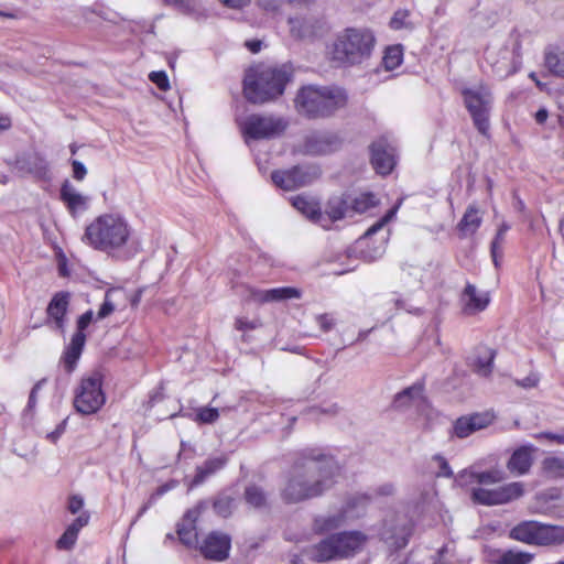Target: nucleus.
<instances>
[{
	"label": "nucleus",
	"mask_w": 564,
	"mask_h": 564,
	"mask_svg": "<svg viewBox=\"0 0 564 564\" xmlns=\"http://www.w3.org/2000/svg\"><path fill=\"white\" fill-rule=\"evenodd\" d=\"M133 235L134 230L123 215L104 213L86 226L82 241L96 251L126 259L129 257Z\"/></svg>",
	"instance_id": "1"
},
{
	"label": "nucleus",
	"mask_w": 564,
	"mask_h": 564,
	"mask_svg": "<svg viewBox=\"0 0 564 564\" xmlns=\"http://www.w3.org/2000/svg\"><path fill=\"white\" fill-rule=\"evenodd\" d=\"M339 468L333 458L313 460L303 473H296L282 490V499L286 503H296L315 498L328 490L336 482Z\"/></svg>",
	"instance_id": "2"
},
{
	"label": "nucleus",
	"mask_w": 564,
	"mask_h": 564,
	"mask_svg": "<svg viewBox=\"0 0 564 564\" xmlns=\"http://www.w3.org/2000/svg\"><path fill=\"white\" fill-rule=\"evenodd\" d=\"M289 74L278 66L259 64L250 67L243 80V95L252 104H264L281 96Z\"/></svg>",
	"instance_id": "3"
},
{
	"label": "nucleus",
	"mask_w": 564,
	"mask_h": 564,
	"mask_svg": "<svg viewBox=\"0 0 564 564\" xmlns=\"http://www.w3.org/2000/svg\"><path fill=\"white\" fill-rule=\"evenodd\" d=\"M375 44L376 37L371 30L346 28L336 35L328 54L338 65H355L371 55Z\"/></svg>",
	"instance_id": "4"
},
{
	"label": "nucleus",
	"mask_w": 564,
	"mask_h": 564,
	"mask_svg": "<svg viewBox=\"0 0 564 564\" xmlns=\"http://www.w3.org/2000/svg\"><path fill=\"white\" fill-rule=\"evenodd\" d=\"M367 542L368 536L361 531L335 533L312 547L311 558L316 562H329L352 557L365 549Z\"/></svg>",
	"instance_id": "5"
},
{
	"label": "nucleus",
	"mask_w": 564,
	"mask_h": 564,
	"mask_svg": "<svg viewBox=\"0 0 564 564\" xmlns=\"http://www.w3.org/2000/svg\"><path fill=\"white\" fill-rule=\"evenodd\" d=\"M106 403L104 376L99 371L84 375L74 389L73 404L84 415L97 413Z\"/></svg>",
	"instance_id": "6"
},
{
	"label": "nucleus",
	"mask_w": 564,
	"mask_h": 564,
	"mask_svg": "<svg viewBox=\"0 0 564 564\" xmlns=\"http://www.w3.org/2000/svg\"><path fill=\"white\" fill-rule=\"evenodd\" d=\"M462 95L475 127L481 134H487L490 127L489 115L492 105L490 89L485 85H479L478 88H464Z\"/></svg>",
	"instance_id": "7"
},
{
	"label": "nucleus",
	"mask_w": 564,
	"mask_h": 564,
	"mask_svg": "<svg viewBox=\"0 0 564 564\" xmlns=\"http://www.w3.org/2000/svg\"><path fill=\"white\" fill-rule=\"evenodd\" d=\"M240 131L248 142L250 139H272L281 135L288 121L281 117L251 115L238 120Z\"/></svg>",
	"instance_id": "8"
},
{
	"label": "nucleus",
	"mask_w": 564,
	"mask_h": 564,
	"mask_svg": "<svg viewBox=\"0 0 564 564\" xmlns=\"http://www.w3.org/2000/svg\"><path fill=\"white\" fill-rule=\"evenodd\" d=\"M523 495V484L521 481H512L494 489L485 487L473 488L471 499L479 505L497 506L518 500Z\"/></svg>",
	"instance_id": "9"
},
{
	"label": "nucleus",
	"mask_w": 564,
	"mask_h": 564,
	"mask_svg": "<svg viewBox=\"0 0 564 564\" xmlns=\"http://www.w3.org/2000/svg\"><path fill=\"white\" fill-rule=\"evenodd\" d=\"M398 206L391 208L380 220L372 225L365 236L357 240L354 246V252L365 261H375L382 257L386 251V240L382 239L376 243L372 240V235L380 230L387 223H389L397 214Z\"/></svg>",
	"instance_id": "10"
},
{
	"label": "nucleus",
	"mask_w": 564,
	"mask_h": 564,
	"mask_svg": "<svg viewBox=\"0 0 564 564\" xmlns=\"http://www.w3.org/2000/svg\"><path fill=\"white\" fill-rule=\"evenodd\" d=\"M495 420L496 415L491 411L475 412L459 416L453 424L452 435L458 438H466L475 432L487 429Z\"/></svg>",
	"instance_id": "11"
},
{
	"label": "nucleus",
	"mask_w": 564,
	"mask_h": 564,
	"mask_svg": "<svg viewBox=\"0 0 564 564\" xmlns=\"http://www.w3.org/2000/svg\"><path fill=\"white\" fill-rule=\"evenodd\" d=\"M323 94L318 87H304L300 90L295 105L297 110L308 118L323 117Z\"/></svg>",
	"instance_id": "12"
},
{
	"label": "nucleus",
	"mask_w": 564,
	"mask_h": 564,
	"mask_svg": "<svg viewBox=\"0 0 564 564\" xmlns=\"http://www.w3.org/2000/svg\"><path fill=\"white\" fill-rule=\"evenodd\" d=\"M371 164L377 173L388 175L397 164L395 151L387 142L380 139L371 145Z\"/></svg>",
	"instance_id": "13"
},
{
	"label": "nucleus",
	"mask_w": 564,
	"mask_h": 564,
	"mask_svg": "<svg viewBox=\"0 0 564 564\" xmlns=\"http://www.w3.org/2000/svg\"><path fill=\"white\" fill-rule=\"evenodd\" d=\"M231 540L228 534L210 532L200 545V551L206 558L224 561L228 557Z\"/></svg>",
	"instance_id": "14"
},
{
	"label": "nucleus",
	"mask_w": 564,
	"mask_h": 564,
	"mask_svg": "<svg viewBox=\"0 0 564 564\" xmlns=\"http://www.w3.org/2000/svg\"><path fill=\"white\" fill-rule=\"evenodd\" d=\"M538 448L532 444H523L514 448L507 462V469L517 476L527 475L534 462Z\"/></svg>",
	"instance_id": "15"
},
{
	"label": "nucleus",
	"mask_w": 564,
	"mask_h": 564,
	"mask_svg": "<svg viewBox=\"0 0 564 564\" xmlns=\"http://www.w3.org/2000/svg\"><path fill=\"white\" fill-rule=\"evenodd\" d=\"M462 310L466 315H475L485 311L490 303V294L467 283L460 295Z\"/></svg>",
	"instance_id": "16"
},
{
	"label": "nucleus",
	"mask_w": 564,
	"mask_h": 564,
	"mask_svg": "<svg viewBox=\"0 0 564 564\" xmlns=\"http://www.w3.org/2000/svg\"><path fill=\"white\" fill-rule=\"evenodd\" d=\"M69 300L70 294L68 292H57L53 295L46 308L47 321L53 322L55 328L63 334L65 333L66 328V316L68 312Z\"/></svg>",
	"instance_id": "17"
},
{
	"label": "nucleus",
	"mask_w": 564,
	"mask_h": 564,
	"mask_svg": "<svg viewBox=\"0 0 564 564\" xmlns=\"http://www.w3.org/2000/svg\"><path fill=\"white\" fill-rule=\"evenodd\" d=\"M271 177L273 183L284 191H295L311 182V176L300 167L275 171Z\"/></svg>",
	"instance_id": "18"
},
{
	"label": "nucleus",
	"mask_w": 564,
	"mask_h": 564,
	"mask_svg": "<svg viewBox=\"0 0 564 564\" xmlns=\"http://www.w3.org/2000/svg\"><path fill=\"white\" fill-rule=\"evenodd\" d=\"M251 300L259 304L283 302L293 299H300L302 292L297 288L293 286H281L269 290H252Z\"/></svg>",
	"instance_id": "19"
},
{
	"label": "nucleus",
	"mask_w": 564,
	"mask_h": 564,
	"mask_svg": "<svg viewBox=\"0 0 564 564\" xmlns=\"http://www.w3.org/2000/svg\"><path fill=\"white\" fill-rule=\"evenodd\" d=\"M86 339L82 336L72 335L69 341L64 346L59 358V365L68 375L73 373L85 349Z\"/></svg>",
	"instance_id": "20"
},
{
	"label": "nucleus",
	"mask_w": 564,
	"mask_h": 564,
	"mask_svg": "<svg viewBox=\"0 0 564 564\" xmlns=\"http://www.w3.org/2000/svg\"><path fill=\"white\" fill-rule=\"evenodd\" d=\"M205 508L206 503L199 502L184 514L183 522L178 525L177 534L185 545H193L197 542L195 523Z\"/></svg>",
	"instance_id": "21"
},
{
	"label": "nucleus",
	"mask_w": 564,
	"mask_h": 564,
	"mask_svg": "<svg viewBox=\"0 0 564 564\" xmlns=\"http://www.w3.org/2000/svg\"><path fill=\"white\" fill-rule=\"evenodd\" d=\"M534 554L518 549H496L489 552L490 564H531Z\"/></svg>",
	"instance_id": "22"
},
{
	"label": "nucleus",
	"mask_w": 564,
	"mask_h": 564,
	"mask_svg": "<svg viewBox=\"0 0 564 564\" xmlns=\"http://www.w3.org/2000/svg\"><path fill=\"white\" fill-rule=\"evenodd\" d=\"M291 204L305 217L321 225L323 228L328 229V224L324 223L327 219L322 213L319 203L317 200L304 195H296L291 198Z\"/></svg>",
	"instance_id": "23"
},
{
	"label": "nucleus",
	"mask_w": 564,
	"mask_h": 564,
	"mask_svg": "<svg viewBox=\"0 0 564 564\" xmlns=\"http://www.w3.org/2000/svg\"><path fill=\"white\" fill-rule=\"evenodd\" d=\"M506 475L501 469H489L484 471L464 470L458 475V479L464 485L477 484L479 487L499 484L505 479Z\"/></svg>",
	"instance_id": "24"
},
{
	"label": "nucleus",
	"mask_w": 564,
	"mask_h": 564,
	"mask_svg": "<svg viewBox=\"0 0 564 564\" xmlns=\"http://www.w3.org/2000/svg\"><path fill=\"white\" fill-rule=\"evenodd\" d=\"M61 199L67 206L72 215L87 209L89 197L82 194L69 181H65L61 187Z\"/></svg>",
	"instance_id": "25"
},
{
	"label": "nucleus",
	"mask_w": 564,
	"mask_h": 564,
	"mask_svg": "<svg viewBox=\"0 0 564 564\" xmlns=\"http://www.w3.org/2000/svg\"><path fill=\"white\" fill-rule=\"evenodd\" d=\"M482 224V216L477 205H469L456 226L459 238L474 236Z\"/></svg>",
	"instance_id": "26"
},
{
	"label": "nucleus",
	"mask_w": 564,
	"mask_h": 564,
	"mask_svg": "<svg viewBox=\"0 0 564 564\" xmlns=\"http://www.w3.org/2000/svg\"><path fill=\"white\" fill-rule=\"evenodd\" d=\"M564 542V527L555 524H539L535 545L555 546Z\"/></svg>",
	"instance_id": "27"
},
{
	"label": "nucleus",
	"mask_w": 564,
	"mask_h": 564,
	"mask_svg": "<svg viewBox=\"0 0 564 564\" xmlns=\"http://www.w3.org/2000/svg\"><path fill=\"white\" fill-rule=\"evenodd\" d=\"M323 117L332 115L335 110L343 108L347 104V94L338 87H323Z\"/></svg>",
	"instance_id": "28"
},
{
	"label": "nucleus",
	"mask_w": 564,
	"mask_h": 564,
	"mask_svg": "<svg viewBox=\"0 0 564 564\" xmlns=\"http://www.w3.org/2000/svg\"><path fill=\"white\" fill-rule=\"evenodd\" d=\"M540 522L525 520L509 531V538L529 545H535Z\"/></svg>",
	"instance_id": "29"
},
{
	"label": "nucleus",
	"mask_w": 564,
	"mask_h": 564,
	"mask_svg": "<svg viewBox=\"0 0 564 564\" xmlns=\"http://www.w3.org/2000/svg\"><path fill=\"white\" fill-rule=\"evenodd\" d=\"M496 355L497 351L492 348L486 346L479 347L478 355L475 357L471 365L474 372L484 378L490 377L494 370Z\"/></svg>",
	"instance_id": "30"
},
{
	"label": "nucleus",
	"mask_w": 564,
	"mask_h": 564,
	"mask_svg": "<svg viewBox=\"0 0 564 564\" xmlns=\"http://www.w3.org/2000/svg\"><path fill=\"white\" fill-rule=\"evenodd\" d=\"M544 65L551 74L564 77V54L555 45L546 47L544 53Z\"/></svg>",
	"instance_id": "31"
},
{
	"label": "nucleus",
	"mask_w": 564,
	"mask_h": 564,
	"mask_svg": "<svg viewBox=\"0 0 564 564\" xmlns=\"http://www.w3.org/2000/svg\"><path fill=\"white\" fill-rule=\"evenodd\" d=\"M350 205L341 198H333L328 202L326 212L324 216L326 217V224H328V228L330 225L336 221L345 218L350 214Z\"/></svg>",
	"instance_id": "32"
},
{
	"label": "nucleus",
	"mask_w": 564,
	"mask_h": 564,
	"mask_svg": "<svg viewBox=\"0 0 564 564\" xmlns=\"http://www.w3.org/2000/svg\"><path fill=\"white\" fill-rule=\"evenodd\" d=\"M226 465V459L223 457H214L207 459L202 466L196 468L194 478L195 484L203 482L208 476L220 470Z\"/></svg>",
	"instance_id": "33"
},
{
	"label": "nucleus",
	"mask_w": 564,
	"mask_h": 564,
	"mask_svg": "<svg viewBox=\"0 0 564 564\" xmlns=\"http://www.w3.org/2000/svg\"><path fill=\"white\" fill-rule=\"evenodd\" d=\"M378 199L372 193H361L350 202V209L354 213L362 214L378 205Z\"/></svg>",
	"instance_id": "34"
},
{
	"label": "nucleus",
	"mask_w": 564,
	"mask_h": 564,
	"mask_svg": "<svg viewBox=\"0 0 564 564\" xmlns=\"http://www.w3.org/2000/svg\"><path fill=\"white\" fill-rule=\"evenodd\" d=\"M403 62V48L401 45H392L387 47L382 64L387 70H393Z\"/></svg>",
	"instance_id": "35"
},
{
	"label": "nucleus",
	"mask_w": 564,
	"mask_h": 564,
	"mask_svg": "<svg viewBox=\"0 0 564 564\" xmlns=\"http://www.w3.org/2000/svg\"><path fill=\"white\" fill-rule=\"evenodd\" d=\"M543 470L552 477L564 476V458L552 456L542 462Z\"/></svg>",
	"instance_id": "36"
},
{
	"label": "nucleus",
	"mask_w": 564,
	"mask_h": 564,
	"mask_svg": "<svg viewBox=\"0 0 564 564\" xmlns=\"http://www.w3.org/2000/svg\"><path fill=\"white\" fill-rule=\"evenodd\" d=\"M424 390L423 383H416L412 387L406 388L401 393H399L394 399V405L397 408H401L405 405V400L412 399L414 397H421Z\"/></svg>",
	"instance_id": "37"
},
{
	"label": "nucleus",
	"mask_w": 564,
	"mask_h": 564,
	"mask_svg": "<svg viewBox=\"0 0 564 564\" xmlns=\"http://www.w3.org/2000/svg\"><path fill=\"white\" fill-rule=\"evenodd\" d=\"M246 500L256 508H261L267 505L265 494L257 486H250L246 489Z\"/></svg>",
	"instance_id": "38"
},
{
	"label": "nucleus",
	"mask_w": 564,
	"mask_h": 564,
	"mask_svg": "<svg viewBox=\"0 0 564 564\" xmlns=\"http://www.w3.org/2000/svg\"><path fill=\"white\" fill-rule=\"evenodd\" d=\"M219 417V412L216 408H198L196 410L194 421L200 424H212Z\"/></svg>",
	"instance_id": "39"
},
{
	"label": "nucleus",
	"mask_w": 564,
	"mask_h": 564,
	"mask_svg": "<svg viewBox=\"0 0 564 564\" xmlns=\"http://www.w3.org/2000/svg\"><path fill=\"white\" fill-rule=\"evenodd\" d=\"M93 318L94 312L91 310H88L87 312L79 315L78 318L76 319V330L73 335L82 336L84 339H87L86 329L93 322Z\"/></svg>",
	"instance_id": "40"
},
{
	"label": "nucleus",
	"mask_w": 564,
	"mask_h": 564,
	"mask_svg": "<svg viewBox=\"0 0 564 564\" xmlns=\"http://www.w3.org/2000/svg\"><path fill=\"white\" fill-rule=\"evenodd\" d=\"M93 318L94 312L91 310H88L87 312L79 315L78 318L76 319V330L73 335L82 336L84 339H87L86 329L93 322Z\"/></svg>",
	"instance_id": "41"
},
{
	"label": "nucleus",
	"mask_w": 564,
	"mask_h": 564,
	"mask_svg": "<svg viewBox=\"0 0 564 564\" xmlns=\"http://www.w3.org/2000/svg\"><path fill=\"white\" fill-rule=\"evenodd\" d=\"M340 517L336 516L321 518L315 521V529L318 532L332 531L334 529H337L340 525Z\"/></svg>",
	"instance_id": "42"
},
{
	"label": "nucleus",
	"mask_w": 564,
	"mask_h": 564,
	"mask_svg": "<svg viewBox=\"0 0 564 564\" xmlns=\"http://www.w3.org/2000/svg\"><path fill=\"white\" fill-rule=\"evenodd\" d=\"M261 326L260 319H249L243 316H238L235 318V328L241 333H247L249 330L257 329Z\"/></svg>",
	"instance_id": "43"
},
{
	"label": "nucleus",
	"mask_w": 564,
	"mask_h": 564,
	"mask_svg": "<svg viewBox=\"0 0 564 564\" xmlns=\"http://www.w3.org/2000/svg\"><path fill=\"white\" fill-rule=\"evenodd\" d=\"M510 229V226L509 224L507 223H502L499 228H498V231L496 234V237L494 239V241L491 242V253H492V257H494V261H495V264L498 265V261H497V249L501 246V243L503 242V239H505V235L506 232Z\"/></svg>",
	"instance_id": "44"
},
{
	"label": "nucleus",
	"mask_w": 564,
	"mask_h": 564,
	"mask_svg": "<svg viewBox=\"0 0 564 564\" xmlns=\"http://www.w3.org/2000/svg\"><path fill=\"white\" fill-rule=\"evenodd\" d=\"M77 538L78 534L66 528L64 533L57 540L56 546L59 550H70L75 545Z\"/></svg>",
	"instance_id": "45"
},
{
	"label": "nucleus",
	"mask_w": 564,
	"mask_h": 564,
	"mask_svg": "<svg viewBox=\"0 0 564 564\" xmlns=\"http://www.w3.org/2000/svg\"><path fill=\"white\" fill-rule=\"evenodd\" d=\"M232 500L229 497H223L214 501L213 508L220 517H228L231 512Z\"/></svg>",
	"instance_id": "46"
},
{
	"label": "nucleus",
	"mask_w": 564,
	"mask_h": 564,
	"mask_svg": "<svg viewBox=\"0 0 564 564\" xmlns=\"http://www.w3.org/2000/svg\"><path fill=\"white\" fill-rule=\"evenodd\" d=\"M408 10H398L394 12L393 17L390 20V26L393 30H401L408 26Z\"/></svg>",
	"instance_id": "47"
},
{
	"label": "nucleus",
	"mask_w": 564,
	"mask_h": 564,
	"mask_svg": "<svg viewBox=\"0 0 564 564\" xmlns=\"http://www.w3.org/2000/svg\"><path fill=\"white\" fill-rule=\"evenodd\" d=\"M149 79L158 86L161 90H169L170 89V82L167 78V75L164 70L159 72H151L149 75Z\"/></svg>",
	"instance_id": "48"
},
{
	"label": "nucleus",
	"mask_w": 564,
	"mask_h": 564,
	"mask_svg": "<svg viewBox=\"0 0 564 564\" xmlns=\"http://www.w3.org/2000/svg\"><path fill=\"white\" fill-rule=\"evenodd\" d=\"M315 321L324 333L330 332L336 325V318L329 313L317 315Z\"/></svg>",
	"instance_id": "49"
},
{
	"label": "nucleus",
	"mask_w": 564,
	"mask_h": 564,
	"mask_svg": "<svg viewBox=\"0 0 564 564\" xmlns=\"http://www.w3.org/2000/svg\"><path fill=\"white\" fill-rule=\"evenodd\" d=\"M90 521V513L89 511H82L80 514L70 523L67 525V529L72 530L76 534L79 533V531L88 525Z\"/></svg>",
	"instance_id": "50"
},
{
	"label": "nucleus",
	"mask_w": 564,
	"mask_h": 564,
	"mask_svg": "<svg viewBox=\"0 0 564 564\" xmlns=\"http://www.w3.org/2000/svg\"><path fill=\"white\" fill-rule=\"evenodd\" d=\"M115 310H116V306L110 299V291H107L106 295H105L104 303L101 304V306L99 307V311L97 313V318L104 319V318L108 317L109 315H111L115 312Z\"/></svg>",
	"instance_id": "51"
},
{
	"label": "nucleus",
	"mask_w": 564,
	"mask_h": 564,
	"mask_svg": "<svg viewBox=\"0 0 564 564\" xmlns=\"http://www.w3.org/2000/svg\"><path fill=\"white\" fill-rule=\"evenodd\" d=\"M167 4L177 8L181 12L193 14L196 11V4L192 0H164Z\"/></svg>",
	"instance_id": "52"
},
{
	"label": "nucleus",
	"mask_w": 564,
	"mask_h": 564,
	"mask_svg": "<svg viewBox=\"0 0 564 564\" xmlns=\"http://www.w3.org/2000/svg\"><path fill=\"white\" fill-rule=\"evenodd\" d=\"M84 498L79 495H73L68 498L67 509L72 514H80L84 510Z\"/></svg>",
	"instance_id": "53"
},
{
	"label": "nucleus",
	"mask_w": 564,
	"mask_h": 564,
	"mask_svg": "<svg viewBox=\"0 0 564 564\" xmlns=\"http://www.w3.org/2000/svg\"><path fill=\"white\" fill-rule=\"evenodd\" d=\"M536 440H547L557 444H564V433L541 432L533 435Z\"/></svg>",
	"instance_id": "54"
},
{
	"label": "nucleus",
	"mask_w": 564,
	"mask_h": 564,
	"mask_svg": "<svg viewBox=\"0 0 564 564\" xmlns=\"http://www.w3.org/2000/svg\"><path fill=\"white\" fill-rule=\"evenodd\" d=\"M433 459L438 464V467H440L437 476H443V477H452L453 476V470L451 469L447 460L443 456L435 455L433 457Z\"/></svg>",
	"instance_id": "55"
},
{
	"label": "nucleus",
	"mask_w": 564,
	"mask_h": 564,
	"mask_svg": "<svg viewBox=\"0 0 564 564\" xmlns=\"http://www.w3.org/2000/svg\"><path fill=\"white\" fill-rule=\"evenodd\" d=\"M73 177L76 181H83L87 175L86 166L78 160H72Z\"/></svg>",
	"instance_id": "56"
},
{
	"label": "nucleus",
	"mask_w": 564,
	"mask_h": 564,
	"mask_svg": "<svg viewBox=\"0 0 564 564\" xmlns=\"http://www.w3.org/2000/svg\"><path fill=\"white\" fill-rule=\"evenodd\" d=\"M539 380L540 378L536 373H530L522 380H516V384L524 389H531L538 386Z\"/></svg>",
	"instance_id": "57"
},
{
	"label": "nucleus",
	"mask_w": 564,
	"mask_h": 564,
	"mask_svg": "<svg viewBox=\"0 0 564 564\" xmlns=\"http://www.w3.org/2000/svg\"><path fill=\"white\" fill-rule=\"evenodd\" d=\"M394 305H395V307L398 310H404V311H408L409 313H412V314H415V315L421 314V310L420 308L412 307L411 305L408 304V302L404 299H397L394 301Z\"/></svg>",
	"instance_id": "58"
},
{
	"label": "nucleus",
	"mask_w": 564,
	"mask_h": 564,
	"mask_svg": "<svg viewBox=\"0 0 564 564\" xmlns=\"http://www.w3.org/2000/svg\"><path fill=\"white\" fill-rule=\"evenodd\" d=\"M43 382H44V380H41V381L36 382L34 384V387L32 388L30 397H29V404H28L30 409L35 406V404H36V397H37L39 391L42 388Z\"/></svg>",
	"instance_id": "59"
},
{
	"label": "nucleus",
	"mask_w": 564,
	"mask_h": 564,
	"mask_svg": "<svg viewBox=\"0 0 564 564\" xmlns=\"http://www.w3.org/2000/svg\"><path fill=\"white\" fill-rule=\"evenodd\" d=\"M290 24H291V31L293 33L296 34V36H305L306 35V31L305 30H302L303 28V24L300 20L297 19H290Z\"/></svg>",
	"instance_id": "60"
},
{
	"label": "nucleus",
	"mask_w": 564,
	"mask_h": 564,
	"mask_svg": "<svg viewBox=\"0 0 564 564\" xmlns=\"http://www.w3.org/2000/svg\"><path fill=\"white\" fill-rule=\"evenodd\" d=\"M225 7L230 9H242L248 6L250 0H219Z\"/></svg>",
	"instance_id": "61"
},
{
	"label": "nucleus",
	"mask_w": 564,
	"mask_h": 564,
	"mask_svg": "<svg viewBox=\"0 0 564 564\" xmlns=\"http://www.w3.org/2000/svg\"><path fill=\"white\" fill-rule=\"evenodd\" d=\"M283 0H258L259 4L265 10L274 11L279 8Z\"/></svg>",
	"instance_id": "62"
},
{
	"label": "nucleus",
	"mask_w": 564,
	"mask_h": 564,
	"mask_svg": "<svg viewBox=\"0 0 564 564\" xmlns=\"http://www.w3.org/2000/svg\"><path fill=\"white\" fill-rule=\"evenodd\" d=\"M164 489H160L156 494L152 495V497L150 498L149 502L145 503L139 511L138 513V518L141 517L142 514H144L147 512V510L151 507V505L156 500L158 497H160L161 495L164 494Z\"/></svg>",
	"instance_id": "63"
},
{
	"label": "nucleus",
	"mask_w": 564,
	"mask_h": 564,
	"mask_svg": "<svg viewBox=\"0 0 564 564\" xmlns=\"http://www.w3.org/2000/svg\"><path fill=\"white\" fill-rule=\"evenodd\" d=\"M549 112L545 108H541L535 112V120L539 123H544L547 120Z\"/></svg>",
	"instance_id": "64"
}]
</instances>
